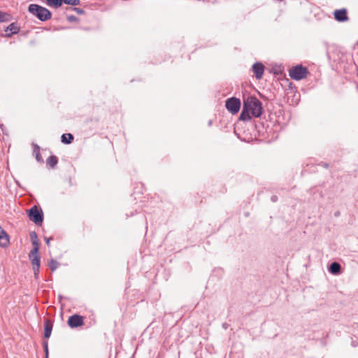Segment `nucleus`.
I'll list each match as a JSON object with an SVG mask.
<instances>
[{
  "instance_id": "f257e3e1",
  "label": "nucleus",
  "mask_w": 358,
  "mask_h": 358,
  "mask_svg": "<svg viewBox=\"0 0 358 358\" xmlns=\"http://www.w3.org/2000/svg\"><path fill=\"white\" fill-rule=\"evenodd\" d=\"M262 112V102L255 96H250L243 99V109L239 120L244 122L249 121L252 117H259Z\"/></svg>"
},
{
  "instance_id": "f03ea898",
  "label": "nucleus",
  "mask_w": 358,
  "mask_h": 358,
  "mask_svg": "<svg viewBox=\"0 0 358 358\" xmlns=\"http://www.w3.org/2000/svg\"><path fill=\"white\" fill-rule=\"evenodd\" d=\"M28 10L41 21H46L50 19L52 16L48 9L38 4H30Z\"/></svg>"
},
{
  "instance_id": "7ed1b4c3",
  "label": "nucleus",
  "mask_w": 358,
  "mask_h": 358,
  "mask_svg": "<svg viewBox=\"0 0 358 358\" xmlns=\"http://www.w3.org/2000/svg\"><path fill=\"white\" fill-rule=\"evenodd\" d=\"M27 215L31 221L37 225H41L43 220V213L41 208L34 206L27 211Z\"/></svg>"
},
{
  "instance_id": "20e7f679",
  "label": "nucleus",
  "mask_w": 358,
  "mask_h": 358,
  "mask_svg": "<svg viewBox=\"0 0 358 358\" xmlns=\"http://www.w3.org/2000/svg\"><path fill=\"white\" fill-rule=\"evenodd\" d=\"M307 69L303 67L301 65H298L292 67L289 71V75L291 78L295 80H301L307 76Z\"/></svg>"
},
{
  "instance_id": "39448f33",
  "label": "nucleus",
  "mask_w": 358,
  "mask_h": 358,
  "mask_svg": "<svg viewBox=\"0 0 358 358\" xmlns=\"http://www.w3.org/2000/svg\"><path fill=\"white\" fill-rule=\"evenodd\" d=\"M241 100L236 97H231L226 100L225 107L232 115L236 114L241 108Z\"/></svg>"
},
{
  "instance_id": "423d86ee",
  "label": "nucleus",
  "mask_w": 358,
  "mask_h": 358,
  "mask_svg": "<svg viewBox=\"0 0 358 358\" xmlns=\"http://www.w3.org/2000/svg\"><path fill=\"white\" fill-rule=\"evenodd\" d=\"M67 323L71 328H77L83 324L84 320L82 316L75 314L69 317Z\"/></svg>"
},
{
  "instance_id": "0eeeda50",
  "label": "nucleus",
  "mask_w": 358,
  "mask_h": 358,
  "mask_svg": "<svg viewBox=\"0 0 358 358\" xmlns=\"http://www.w3.org/2000/svg\"><path fill=\"white\" fill-rule=\"evenodd\" d=\"M29 256L33 266L34 275L36 278H38L41 262L40 257L38 255V253H36V255H32L31 252H30Z\"/></svg>"
},
{
  "instance_id": "6e6552de",
  "label": "nucleus",
  "mask_w": 358,
  "mask_h": 358,
  "mask_svg": "<svg viewBox=\"0 0 358 358\" xmlns=\"http://www.w3.org/2000/svg\"><path fill=\"white\" fill-rule=\"evenodd\" d=\"M252 71L257 79H261L264 74V66L260 62H256L252 66Z\"/></svg>"
},
{
  "instance_id": "1a4fd4ad",
  "label": "nucleus",
  "mask_w": 358,
  "mask_h": 358,
  "mask_svg": "<svg viewBox=\"0 0 358 358\" xmlns=\"http://www.w3.org/2000/svg\"><path fill=\"white\" fill-rule=\"evenodd\" d=\"M30 238L34 246L33 249L31 250L32 255H36L38 253L39 250V241L38 239L37 234L35 231H32L30 233Z\"/></svg>"
},
{
  "instance_id": "9d476101",
  "label": "nucleus",
  "mask_w": 358,
  "mask_h": 358,
  "mask_svg": "<svg viewBox=\"0 0 358 358\" xmlns=\"http://www.w3.org/2000/svg\"><path fill=\"white\" fill-rule=\"evenodd\" d=\"M334 17L338 22H345L348 20L347 10L345 8L336 10L334 11Z\"/></svg>"
},
{
  "instance_id": "9b49d317",
  "label": "nucleus",
  "mask_w": 358,
  "mask_h": 358,
  "mask_svg": "<svg viewBox=\"0 0 358 358\" xmlns=\"http://www.w3.org/2000/svg\"><path fill=\"white\" fill-rule=\"evenodd\" d=\"M9 243V238L6 232L0 226V246L6 248Z\"/></svg>"
},
{
  "instance_id": "f8f14e48",
  "label": "nucleus",
  "mask_w": 358,
  "mask_h": 358,
  "mask_svg": "<svg viewBox=\"0 0 358 358\" xmlns=\"http://www.w3.org/2000/svg\"><path fill=\"white\" fill-rule=\"evenodd\" d=\"M52 324L51 323V322L50 320H47L45 322V325H44V337L45 338H50L51 333H52Z\"/></svg>"
},
{
  "instance_id": "ddd939ff",
  "label": "nucleus",
  "mask_w": 358,
  "mask_h": 358,
  "mask_svg": "<svg viewBox=\"0 0 358 358\" xmlns=\"http://www.w3.org/2000/svg\"><path fill=\"white\" fill-rule=\"evenodd\" d=\"M5 31H10V34H7L6 36L8 37L11 36L12 34H17L19 31V27L15 24L11 23L10 25H8L6 29H5Z\"/></svg>"
},
{
  "instance_id": "4468645a",
  "label": "nucleus",
  "mask_w": 358,
  "mask_h": 358,
  "mask_svg": "<svg viewBox=\"0 0 358 358\" xmlns=\"http://www.w3.org/2000/svg\"><path fill=\"white\" fill-rule=\"evenodd\" d=\"M329 272L332 274H338L341 271V265L338 262H333L331 264L329 269Z\"/></svg>"
},
{
  "instance_id": "2eb2a0df",
  "label": "nucleus",
  "mask_w": 358,
  "mask_h": 358,
  "mask_svg": "<svg viewBox=\"0 0 358 358\" xmlns=\"http://www.w3.org/2000/svg\"><path fill=\"white\" fill-rule=\"evenodd\" d=\"M62 142L66 144L71 143L73 140V136L71 134H64L62 135Z\"/></svg>"
},
{
  "instance_id": "dca6fc26",
  "label": "nucleus",
  "mask_w": 358,
  "mask_h": 358,
  "mask_svg": "<svg viewBox=\"0 0 358 358\" xmlns=\"http://www.w3.org/2000/svg\"><path fill=\"white\" fill-rule=\"evenodd\" d=\"M57 162L58 159L57 157L55 156L52 155L47 159V164L52 168L55 167Z\"/></svg>"
},
{
  "instance_id": "f3484780",
  "label": "nucleus",
  "mask_w": 358,
  "mask_h": 358,
  "mask_svg": "<svg viewBox=\"0 0 358 358\" xmlns=\"http://www.w3.org/2000/svg\"><path fill=\"white\" fill-rule=\"evenodd\" d=\"M34 154L35 155L36 159L38 162H43V159L40 153V148L37 145H34Z\"/></svg>"
},
{
  "instance_id": "a211bd4d",
  "label": "nucleus",
  "mask_w": 358,
  "mask_h": 358,
  "mask_svg": "<svg viewBox=\"0 0 358 358\" xmlns=\"http://www.w3.org/2000/svg\"><path fill=\"white\" fill-rule=\"evenodd\" d=\"M46 2L49 6L56 8L62 6V0H46Z\"/></svg>"
},
{
  "instance_id": "6ab92c4d",
  "label": "nucleus",
  "mask_w": 358,
  "mask_h": 358,
  "mask_svg": "<svg viewBox=\"0 0 358 358\" xmlns=\"http://www.w3.org/2000/svg\"><path fill=\"white\" fill-rule=\"evenodd\" d=\"M48 266H49L50 268L52 271H54L55 270H56L57 268V267L59 266V263L56 260L51 259L49 262Z\"/></svg>"
},
{
  "instance_id": "aec40b11",
  "label": "nucleus",
  "mask_w": 358,
  "mask_h": 358,
  "mask_svg": "<svg viewBox=\"0 0 358 358\" xmlns=\"http://www.w3.org/2000/svg\"><path fill=\"white\" fill-rule=\"evenodd\" d=\"M62 3L71 6H77L80 3V0H62Z\"/></svg>"
},
{
  "instance_id": "412c9836",
  "label": "nucleus",
  "mask_w": 358,
  "mask_h": 358,
  "mask_svg": "<svg viewBox=\"0 0 358 358\" xmlns=\"http://www.w3.org/2000/svg\"><path fill=\"white\" fill-rule=\"evenodd\" d=\"M8 14L0 11V22H4L7 20Z\"/></svg>"
},
{
  "instance_id": "4be33fe9",
  "label": "nucleus",
  "mask_w": 358,
  "mask_h": 358,
  "mask_svg": "<svg viewBox=\"0 0 358 358\" xmlns=\"http://www.w3.org/2000/svg\"><path fill=\"white\" fill-rule=\"evenodd\" d=\"M43 346H44V350H45V357L46 358H48V343L47 342H45L43 343Z\"/></svg>"
},
{
  "instance_id": "5701e85b",
  "label": "nucleus",
  "mask_w": 358,
  "mask_h": 358,
  "mask_svg": "<svg viewBox=\"0 0 358 358\" xmlns=\"http://www.w3.org/2000/svg\"><path fill=\"white\" fill-rule=\"evenodd\" d=\"M67 20H68V21H69V22H72L76 21V20H77V18H76V16H74V15H69V16L67 17Z\"/></svg>"
},
{
  "instance_id": "b1692460",
  "label": "nucleus",
  "mask_w": 358,
  "mask_h": 358,
  "mask_svg": "<svg viewBox=\"0 0 358 358\" xmlns=\"http://www.w3.org/2000/svg\"><path fill=\"white\" fill-rule=\"evenodd\" d=\"M74 10L78 13H83V10L80 8H75Z\"/></svg>"
},
{
  "instance_id": "393cba45",
  "label": "nucleus",
  "mask_w": 358,
  "mask_h": 358,
  "mask_svg": "<svg viewBox=\"0 0 358 358\" xmlns=\"http://www.w3.org/2000/svg\"><path fill=\"white\" fill-rule=\"evenodd\" d=\"M271 200L273 201V202H275L277 200H278V197L277 196H272L271 198Z\"/></svg>"
},
{
  "instance_id": "a878e982",
  "label": "nucleus",
  "mask_w": 358,
  "mask_h": 358,
  "mask_svg": "<svg viewBox=\"0 0 358 358\" xmlns=\"http://www.w3.org/2000/svg\"><path fill=\"white\" fill-rule=\"evenodd\" d=\"M50 238H45V242H46V244H47L48 245H50Z\"/></svg>"
}]
</instances>
